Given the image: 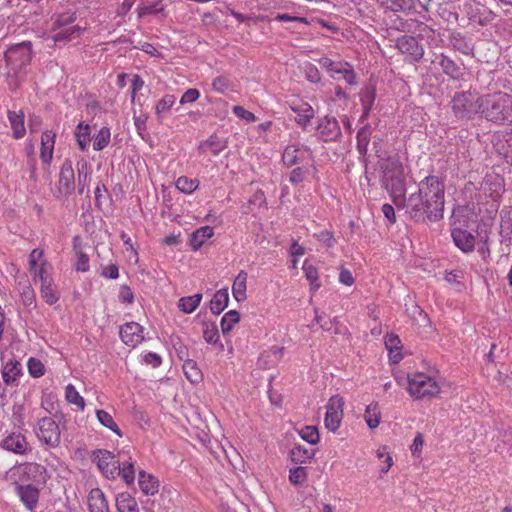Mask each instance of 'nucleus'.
Here are the masks:
<instances>
[{"label":"nucleus","mask_w":512,"mask_h":512,"mask_svg":"<svg viewBox=\"0 0 512 512\" xmlns=\"http://www.w3.org/2000/svg\"><path fill=\"white\" fill-rule=\"evenodd\" d=\"M481 118L498 126L512 123V94L497 91L481 95Z\"/></svg>","instance_id":"1"},{"label":"nucleus","mask_w":512,"mask_h":512,"mask_svg":"<svg viewBox=\"0 0 512 512\" xmlns=\"http://www.w3.org/2000/svg\"><path fill=\"white\" fill-rule=\"evenodd\" d=\"M381 171V185L392 197L393 203L401 200L406 193L404 166L397 154L378 161Z\"/></svg>","instance_id":"2"},{"label":"nucleus","mask_w":512,"mask_h":512,"mask_svg":"<svg viewBox=\"0 0 512 512\" xmlns=\"http://www.w3.org/2000/svg\"><path fill=\"white\" fill-rule=\"evenodd\" d=\"M395 205L398 209H405L406 215L415 222H436L443 218V213L439 209L415 193H411L408 197L402 196Z\"/></svg>","instance_id":"3"},{"label":"nucleus","mask_w":512,"mask_h":512,"mask_svg":"<svg viewBox=\"0 0 512 512\" xmlns=\"http://www.w3.org/2000/svg\"><path fill=\"white\" fill-rule=\"evenodd\" d=\"M454 116L459 120H472L477 114L481 116V95L476 91L456 92L451 100Z\"/></svg>","instance_id":"4"},{"label":"nucleus","mask_w":512,"mask_h":512,"mask_svg":"<svg viewBox=\"0 0 512 512\" xmlns=\"http://www.w3.org/2000/svg\"><path fill=\"white\" fill-rule=\"evenodd\" d=\"M43 250L34 248V278L36 275L41 281L40 293L46 303L52 305L59 299V293L54 285L51 272L53 267L46 261H42Z\"/></svg>","instance_id":"5"},{"label":"nucleus","mask_w":512,"mask_h":512,"mask_svg":"<svg viewBox=\"0 0 512 512\" xmlns=\"http://www.w3.org/2000/svg\"><path fill=\"white\" fill-rule=\"evenodd\" d=\"M8 477L23 504L32 510V464L21 463L12 467Z\"/></svg>","instance_id":"6"},{"label":"nucleus","mask_w":512,"mask_h":512,"mask_svg":"<svg viewBox=\"0 0 512 512\" xmlns=\"http://www.w3.org/2000/svg\"><path fill=\"white\" fill-rule=\"evenodd\" d=\"M427 199L433 206L444 214L445 183L436 175H429L418 183V191L414 192Z\"/></svg>","instance_id":"7"},{"label":"nucleus","mask_w":512,"mask_h":512,"mask_svg":"<svg viewBox=\"0 0 512 512\" xmlns=\"http://www.w3.org/2000/svg\"><path fill=\"white\" fill-rule=\"evenodd\" d=\"M5 59L17 77L27 73L26 66L31 61L30 42H22L12 46L5 52Z\"/></svg>","instance_id":"8"},{"label":"nucleus","mask_w":512,"mask_h":512,"mask_svg":"<svg viewBox=\"0 0 512 512\" xmlns=\"http://www.w3.org/2000/svg\"><path fill=\"white\" fill-rule=\"evenodd\" d=\"M408 392L414 399L436 396L440 392L438 383L424 373L408 376Z\"/></svg>","instance_id":"9"},{"label":"nucleus","mask_w":512,"mask_h":512,"mask_svg":"<svg viewBox=\"0 0 512 512\" xmlns=\"http://www.w3.org/2000/svg\"><path fill=\"white\" fill-rule=\"evenodd\" d=\"M463 12L468 20L479 26H488L496 19V13L477 0H467L463 4Z\"/></svg>","instance_id":"10"},{"label":"nucleus","mask_w":512,"mask_h":512,"mask_svg":"<svg viewBox=\"0 0 512 512\" xmlns=\"http://www.w3.org/2000/svg\"><path fill=\"white\" fill-rule=\"evenodd\" d=\"M316 131L319 138L324 142H336L342 136L338 120L329 115L319 119Z\"/></svg>","instance_id":"11"},{"label":"nucleus","mask_w":512,"mask_h":512,"mask_svg":"<svg viewBox=\"0 0 512 512\" xmlns=\"http://www.w3.org/2000/svg\"><path fill=\"white\" fill-rule=\"evenodd\" d=\"M92 461L106 475L107 478H115L116 470H119V460L108 450L96 449L92 452Z\"/></svg>","instance_id":"12"},{"label":"nucleus","mask_w":512,"mask_h":512,"mask_svg":"<svg viewBox=\"0 0 512 512\" xmlns=\"http://www.w3.org/2000/svg\"><path fill=\"white\" fill-rule=\"evenodd\" d=\"M344 400L339 395H333L327 404V412L325 415L324 423L325 427L335 432L341 423L343 415Z\"/></svg>","instance_id":"13"},{"label":"nucleus","mask_w":512,"mask_h":512,"mask_svg":"<svg viewBox=\"0 0 512 512\" xmlns=\"http://www.w3.org/2000/svg\"><path fill=\"white\" fill-rule=\"evenodd\" d=\"M432 63L437 64L442 72L452 80H462L465 75L463 63H458L443 53L434 54Z\"/></svg>","instance_id":"14"},{"label":"nucleus","mask_w":512,"mask_h":512,"mask_svg":"<svg viewBox=\"0 0 512 512\" xmlns=\"http://www.w3.org/2000/svg\"><path fill=\"white\" fill-rule=\"evenodd\" d=\"M396 47L401 54L407 55L413 62H419L424 56L422 44L410 35H403L397 38Z\"/></svg>","instance_id":"15"},{"label":"nucleus","mask_w":512,"mask_h":512,"mask_svg":"<svg viewBox=\"0 0 512 512\" xmlns=\"http://www.w3.org/2000/svg\"><path fill=\"white\" fill-rule=\"evenodd\" d=\"M39 432L37 437L48 445H57L60 440V431L57 423L50 417H43L38 421Z\"/></svg>","instance_id":"16"},{"label":"nucleus","mask_w":512,"mask_h":512,"mask_svg":"<svg viewBox=\"0 0 512 512\" xmlns=\"http://www.w3.org/2000/svg\"><path fill=\"white\" fill-rule=\"evenodd\" d=\"M58 184L59 192L62 195L69 196L75 191V173L72 166V161L69 159H65L61 166Z\"/></svg>","instance_id":"17"},{"label":"nucleus","mask_w":512,"mask_h":512,"mask_svg":"<svg viewBox=\"0 0 512 512\" xmlns=\"http://www.w3.org/2000/svg\"><path fill=\"white\" fill-rule=\"evenodd\" d=\"M121 340L130 346H136L144 340L143 327L139 322H125L119 329Z\"/></svg>","instance_id":"18"},{"label":"nucleus","mask_w":512,"mask_h":512,"mask_svg":"<svg viewBox=\"0 0 512 512\" xmlns=\"http://www.w3.org/2000/svg\"><path fill=\"white\" fill-rule=\"evenodd\" d=\"M55 138L56 133L50 130L44 131L41 136L40 159L45 170L50 168L52 162Z\"/></svg>","instance_id":"19"},{"label":"nucleus","mask_w":512,"mask_h":512,"mask_svg":"<svg viewBox=\"0 0 512 512\" xmlns=\"http://www.w3.org/2000/svg\"><path fill=\"white\" fill-rule=\"evenodd\" d=\"M449 45L455 51L460 52L463 55H473L474 44L470 37L462 34L458 31H453L449 36Z\"/></svg>","instance_id":"20"},{"label":"nucleus","mask_w":512,"mask_h":512,"mask_svg":"<svg viewBox=\"0 0 512 512\" xmlns=\"http://www.w3.org/2000/svg\"><path fill=\"white\" fill-rule=\"evenodd\" d=\"M454 244L464 253H470L475 248V236L467 230L454 228L451 232Z\"/></svg>","instance_id":"21"},{"label":"nucleus","mask_w":512,"mask_h":512,"mask_svg":"<svg viewBox=\"0 0 512 512\" xmlns=\"http://www.w3.org/2000/svg\"><path fill=\"white\" fill-rule=\"evenodd\" d=\"M372 135V128L369 124L361 127L356 135L357 151L359 152L365 167L368 165V145Z\"/></svg>","instance_id":"22"},{"label":"nucleus","mask_w":512,"mask_h":512,"mask_svg":"<svg viewBox=\"0 0 512 512\" xmlns=\"http://www.w3.org/2000/svg\"><path fill=\"white\" fill-rule=\"evenodd\" d=\"M89 512H110L108 501L100 488L92 489L88 494Z\"/></svg>","instance_id":"23"},{"label":"nucleus","mask_w":512,"mask_h":512,"mask_svg":"<svg viewBox=\"0 0 512 512\" xmlns=\"http://www.w3.org/2000/svg\"><path fill=\"white\" fill-rule=\"evenodd\" d=\"M2 446L8 451L22 454L27 450L28 442L20 433H12L2 441Z\"/></svg>","instance_id":"24"},{"label":"nucleus","mask_w":512,"mask_h":512,"mask_svg":"<svg viewBox=\"0 0 512 512\" xmlns=\"http://www.w3.org/2000/svg\"><path fill=\"white\" fill-rule=\"evenodd\" d=\"M227 147V141L213 134L208 139L202 141L198 149L206 153L210 151L213 155H219Z\"/></svg>","instance_id":"25"},{"label":"nucleus","mask_w":512,"mask_h":512,"mask_svg":"<svg viewBox=\"0 0 512 512\" xmlns=\"http://www.w3.org/2000/svg\"><path fill=\"white\" fill-rule=\"evenodd\" d=\"M377 3L392 12L409 13L414 10V0H376Z\"/></svg>","instance_id":"26"},{"label":"nucleus","mask_w":512,"mask_h":512,"mask_svg":"<svg viewBox=\"0 0 512 512\" xmlns=\"http://www.w3.org/2000/svg\"><path fill=\"white\" fill-rule=\"evenodd\" d=\"M138 484L141 491L146 495H154L158 492V480L153 475L147 474L143 470L139 472Z\"/></svg>","instance_id":"27"},{"label":"nucleus","mask_w":512,"mask_h":512,"mask_svg":"<svg viewBox=\"0 0 512 512\" xmlns=\"http://www.w3.org/2000/svg\"><path fill=\"white\" fill-rule=\"evenodd\" d=\"M291 109L294 113L297 114V118L295 119L296 123L303 128H306L311 119L314 117V110L308 103H301L296 106H291Z\"/></svg>","instance_id":"28"},{"label":"nucleus","mask_w":512,"mask_h":512,"mask_svg":"<svg viewBox=\"0 0 512 512\" xmlns=\"http://www.w3.org/2000/svg\"><path fill=\"white\" fill-rule=\"evenodd\" d=\"M229 301L227 288L218 290L210 300V311L214 316H218L226 307Z\"/></svg>","instance_id":"29"},{"label":"nucleus","mask_w":512,"mask_h":512,"mask_svg":"<svg viewBox=\"0 0 512 512\" xmlns=\"http://www.w3.org/2000/svg\"><path fill=\"white\" fill-rule=\"evenodd\" d=\"M214 234L213 228L210 226H203L194 231L190 236V245L194 251L201 248L204 242L211 238Z\"/></svg>","instance_id":"30"},{"label":"nucleus","mask_w":512,"mask_h":512,"mask_svg":"<svg viewBox=\"0 0 512 512\" xmlns=\"http://www.w3.org/2000/svg\"><path fill=\"white\" fill-rule=\"evenodd\" d=\"M315 449H307L301 445H295L290 451V459L293 463L303 464L314 459Z\"/></svg>","instance_id":"31"},{"label":"nucleus","mask_w":512,"mask_h":512,"mask_svg":"<svg viewBox=\"0 0 512 512\" xmlns=\"http://www.w3.org/2000/svg\"><path fill=\"white\" fill-rule=\"evenodd\" d=\"M8 118L13 130V136L16 139L22 138L25 135L26 129L24 126V113L22 110L19 112L9 111Z\"/></svg>","instance_id":"32"},{"label":"nucleus","mask_w":512,"mask_h":512,"mask_svg":"<svg viewBox=\"0 0 512 512\" xmlns=\"http://www.w3.org/2000/svg\"><path fill=\"white\" fill-rule=\"evenodd\" d=\"M77 187L80 195L84 194L91 179V170L86 161L77 164Z\"/></svg>","instance_id":"33"},{"label":"nucleus","mask_w":512,"mask_h":512,"mask_svg":"<svg viewBox=\"0 0 512 512\" xmlns=\"http://www.w3.org/2000/svg\"><path fill=\"white\" fill-rule=\"evenodd\" d=\"M21 375V364L10 360L2 370V378L7 385L14 384Z\"/></svg>","instance_id":"34"},{"label":"nucleus","mask_w":512,"mask_h":512,"mask_svg":"<svg viewBox=\"0 0 512 512\" xmlns=\"http://www.w3.org/2000/svg\"><path fill=\"white\" fill-rule=\"evenodd\" d=\"M76 19H77L76 12L71 11V10H68V11H65V12L59 13V14H54L51 17V21H52L51 30L55 31L57 29H61L65 26H68V25L72 24L73 22H75Z\"/></svg>","instance_id":"35"},{"label":"nucleus","mask_w":512,"mask_h":512,"mask_svg":"<svg viewBox=\"0 0 512 512\" xmlns=\"http://www.w3.org/2000/svg\"><path fill=\"white\" fill-rule=\"evenodd\" d=\"M85 28L80 27L79 25H74L65 29L60 30L58 33L52 36L53 42H69L73 39L79 38L82 31Z\"/></svg>","instance_id":"36"},{"label":"nucleus","mask_w":512,"mask_h":512,"mask_svg":"<svg viewBox=\"0 0 512 512\" xmlns=\"http://www.w3.org/2000/svg\"><path fill=\"white\" fill-rule=\"evenodd\" d=\"M247 273L245 271H240L236 276L233 286L232 293L235 299L238 302H241L246 299V281H247Z\"/></svg>","instance_id":"37"},{"label":"nucleus","mask_w":512,"mask_h":512,"mask_svg":"<svg viewBox=\"0 0 512 512\" xmlns=\"http://www.w3.org/2000/svg\"><path fill=\"white\" fill-rule=\"evenodd\" d=\"M118 512H138L136 500L128 493H121L116 498Z\"/></svg>","instance_id":"38"},{"label":"nucleus","mask_w":512,"mask_h":512,"mask_svg":"<svg viewBox=\"0 0 512 512\" xmlns=\"http://www.w3.org/2000/svg\"><path fill=\"white\" fill-rule=\"evenodd\" d=\"M183 372L186 378L191 383H199L203 379V374L201 370L198 368L196 361L192 359H188L183 362Z\"/></svg>","instance_id":"39"},{"label":"nucleus","mask_w":512,"mask_h":512,"mask_svg":"<svg viewBox=\"0 0 512 512\" xmlns=\"http://www.w3.org/2000/svg\"><path fill=\"white\" fill-rule=\"evenodd\" d=\"M300 151V147L295 144L286 146L282 155L283 164L287 167H292L296 164H299L302 160L299 155Z\"/></svg>","instance_id":"40"},{"label":"nucleus","mask_w":512,"mask_h":512,"mask_svg":"<svg viewBox=\"0 0 512 512\" xmlns=\"http://www.w3.org/2000/svg\"><path fill=\"white\" fill-rule=\"evenodd\" d=\"M47 481V471L42 465L34 463V507L38 502L39 487L45 485Z\"/></svg>","instance_id":"41"},{"label":"nucleus","mask_w":512,"mask_h":512,"mask_svg":"<svg viewBox=\"0 0 512 512\" xmlns=\"http://www.w3.org/2000/svg\"><path fill=\"white\" fill-rule=\"evenodd\" d=\"M75 137L80 150L85 151L91 140L89 125L80 122L76 127Z\"/></svg>","instance_id":"42"},{"label":"nucleus","mask_w":512,"mask_h":512,"mask_svg":"<svg viewBox=\"0 0 512 512\" xmlns=\"http://www.w3.org/2000/svg\"><path fill=\"white\" fill-rule=\"evenodd\" d=\"M497 151L504 161L512 166V133L504 135V141L497 143Z\"/></svg>","instance_id":"43"},{"label":"nucleus","mask_w":512,"mask_h":512,"mask_svg":"<svg viewBox=\"0 0 512 512\" xmlns=\"http://www.w3.org/2000/svg\"><path fill=\"white\" fill-rule=\"evenodd\" d=\"M202 294H194L192 296L182 297L178 301V307L185 313L193 312L200 304Z\"/></svg>","instance_id":"44"},{"label":"nucleus","mask_w":512,"mask_h":512,"mask_svg":"<svg viewBox=\"0 0 512 512\" xmlns=\"http://www.w3.org/2000/svg\"><path fill=\"white\" fill-rule=\"evenodd\" d=\"M96 416H97L98 421L104 427L110 429L111 431H113L119 437H122V432L119 429L118 425L113 420V417H112V415L110 413H108L105 410H97L96 411Z\"/></svg>","instance_id":"45"},{"label":"nucleus","mask_w":512,"mask_h":512,"mask_svg":"<svg viewBox=\"0 0 512 512\" xmlns=\"http://www.w3.org/2000/svg\"><path fill=\"white\" fill-rule=\"evenodd\" d=\"M364 418L369 428L374 429L378 427L380 423V412L378 411L377 403H371L366 407Z\"/></svg>","instance_id":"46"},{"label":"nucleus","mask_w":512,"mask_h":512,"mask_svg":"<svg viewBox=\"0 0 512 512\" xmlns=\"http://www.w3.org/2000/svg\"><path fill=\"white\" fill-rule=\"evenodd\" d=\"M437 14L444 21L453 23L458 21V13L455 11L451 3H442L438 5Z\"/></svg>","instance_id":"47"},{"label":"nucleus","mask_w":512,"mask_h":512,"mask_svg":"<svg viewBox=\"0 0 512 512\" xmlns=\"http://www.w3.org/2000/svg\"><path fill=\"white\" fill-rule=\"evenodd\" d=\"M116 475L122 477L127 485H131L135 478L134 464L129 461L119 462V470H116Z\"/></svg>","instance_id":"48"},{"label":"nucleus","mask_w":512,"mask_h":512,"mask_svg":"<svg viewBox=\"0 0 512 512\" xmlns=\"http://www.w3.org/2000/svg\"><path fill=\"white\" fill-rule=\"evenodd\" d=\"M302 269H303L305 277L309 281L312 289H314V290L319 289L321 284L319 282V276H318L317 268L314 265L309 264L308 261L306 260L304 262V264H303Z\"/></svg>","instance_id":"49"},{"label":"nucleus","mask_w":512,"mask_h":512,"mask_svg":"<svg viewBox=\"0 0 512 512\" xmlns=\"http://www.w3.org/2000/svg\"><path fill=\"white\" fill-rule=\"evenodd\" d=\"M175 185L176 188L182 193L190 194L198 188L199 181L197 179H190L186 176H180L176 180Z\"/></svg>","instance_id":"50"},{"label":"nucleus","mask_w":512,"mask_h":512,"mask_svg":"<svg viewBox=\"0 0 512 512\" xmlns=\"http://www.w3.org/2000/svg\"><path fill=\"white\" fill-rule=\"evenodd\" d=\"M376 98V89L372 85L365 86L360 92L362 108L372 109Z\"/></svg>","instance_id":"51"},{"label":"nucleus","mask_w":512,"mask_h":512,"mask_svg":"<svg viewBox=\"0 0 512 512\" xmlns=\"http://www.w3.org/2000/svg\"><path fill=\"white\" fill-rule=\"evenodd\" d=\"M318 62L323 69L330 73L332 78H336V75L341 72L342 67H345L344 62H334L328 57H322Z\"/></svg>","instance_id":"52"},{"label":"nucleus","mask_w":512,"mask_h":512,"mask_svg":"<svg viewBox=\"0 0 512 512\" xmlns=\"http://www.w3.org/2000/svg\"><path fill=\"white\" fill-rule=\"evenodd\" d=\"M65 397L69 403L76 405L79 409L83 410L85 408V401L83 397L78 393L74 385L68 384L66 386Z\"/></svg>","instance_id":"53"},{"label":"nucleus","mask_w":512,"mask_h":512,"mask_svg":"<svg viewBox=\"0 0 512 512\" xmlns=\"http://www.w3.org/2000/svg\"><path fill=\"white\" fill-rule=\"evenodd\" d=\"M110 135V129L108 127H102L94 137L93 149L96 151L103 150L109 144Z\"/></svg>","instance_id":"54"},{"label":"nucleus","mask_w":512,"mask_h":512,"mask_svg":"<svg viewBox=\"0 0 512 512\" xmlns=\"http://www.w3.org/2000/svg\"><path fill=\"white\" fill-rule=\"evenodd\" d=\"M203 336L206 342L210 344H217L219 340V331L216 322H203Z\"/></svg>","instance_id":"55"},{"label":"nucleus","mask_w":512,"mask_h":512,"mask_svg":"<svg viewBox=\"0 0 512 512\" xmlns=\"http://www.w3.org/2000/svg\"><path fill=\"white\" fill-rule=\"evenodd\" d=\"M300 437L311 445L320 441L319 432L316 426H305L299 432Z\"/></svg>","instance_id":"56"},{"label":"nucleus","mask_w":512,"mask_h":512,"mask_svg":"<svg viewBox=\"0 0 512 512\" xmlns=\"http://www.w3.org/2000/svg\"><path fill=\"white\" fill-rule=\"evenodd\" d=\"M308 478L307 468L298 466L290 469L289 480L294 485H302Z\"/></svg>","instance_id":"57"},{"label":"nucleus","mask_w":512,"mask_h":512,"mask_svg":"<svg viewBox=\"0 0 512 512\" xmlns=\"http://www.w3.org/2000/svg\"><path fill=\"white\" fill-rule=\"evenodd\" d=\"M18 291L20 297L25 305H30L32 303V290L30 289V284L28 280H24L22 277H18Z\"/></svg>","instance_id":"58"},{"label":"nucleus","mask_w":512,"mask_h":512,"mask_svg":"<svg viewBox=\"0 0 512 512\" xmlns=\"http://www.w3.org/2000/svg\"><path fill=\"white\" fill-rule=\"evenodd\" d=\"M500 217V233L506 236L512 234V210L503 209L500 213Z\"/></svg>","instance_id":"59"},{"label":"nucleus","mask_w":512,"mask_h":512,"mask_svg":"<svg viewBox=\"0 0 512 512\" xmlns=\"http://www.w3.org/2000/svg\"><path fill=\"white\" fill-rule=\"evenodd\" d=\"M163 10L164 7L160 4V2L143 4L137 9L139 18L145 17L147 15H156Z\"/></svg>","instance_id":"60"},{"label":"nucleus","mask_w":512,"mask_h":512,"mask_svg":"<svg viewBox=\"0 0 512 512\" xmlns=\"http://www.w3.org/2000/svg\"><path fill=\"white\" fill-rule=\"evenodd\" d=\"M464 276L463 270L455 269L449 272L445 273L444 279L451 285L456 286L458 291H461L464 288L463 282H461L460 279H462Z\"/></svg>","instance_id":"61"},{"label":"nucleus","mask_w":512,"mask_h":512,"mask_svg":"<svg viewBox=\"0 0 512 512\" xmlns=\"http://www.w3.org/2000/svg\"><path fill=\"white\" fill-rule=\"evenodd\" d=\"M303 70H304L305 78L309 82L316 84L321 81L320 72L314 64H312L310 62L305 63L303 66Z\"/></svg>","instance_id":"62"},{"label":"nucleus","mask_w":512,"mask_h":512,"mask_svg":"<svg viewBox=\"0 0 512 512\" xmlns=\"http://www.w3.org/2000/svg\"><path fill=\"white\" fill-rule=\"evenodd\" d=\"M175 103V97L171 94H166L161 98L156 105V115L159 117L162 113L168 111Z\"/></svg>","instance_id":"63"},{"label":"nucleus","mask_w":512,"mask_h":512,"mask_svg":"<svg viewBox=\"0 0 512 512\" xmlns=\"http://www.w3.org/2000/svg\"><path fill=\"white\" fill-rule=\"evenodd\" d=\"M344 66L341 69V72L338 75H341L342 78L348 83L349 85H356L357 84V75L352 67L351 64L348 62H344Z\"/></svg>","instance_id":"64"}]
</instances>
